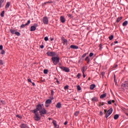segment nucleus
Segmentation results:
<instances>
[{"label": "nucleus", "mask_w": 128, "mask_h": 128, "mask_svg": "<svg viewBox=\"0 0 128 128\" xmlns=\"http://www.w3.org/2000/svg\"><path fill=\"white\" fill-rule=\"evenodd\" d=\"M42 106H44V104H39L36 106V108L35 109V110H36V112H38L39 110L40 116H44V114H46V110L44 108H42Z\"/></svg>", "instance_id": "obj_1"}, {"label": "nucleus", "mask_w": 128, "mask_h": 128, "mask_svg": "<svg viewBox=\"0 0 128 128\" xmlns=\"http://www.w3.org/2000/svg\"><path fill=\"white\" fill-rule=\"evenodd\" d=\"M33 112L34 114V118L36 122H38V120H40V114H38V112L34 109L33 110Z\"/></svg>", "instance_id": "obj_2"}, {"label": "nucleus", "mask_w": 128, "mask_h": 128, "mask_svg": "<svg viewBox=\"0 0 128 128\" xmlns=\"http://www.w3.org/2000/svg\"><path fill=\"white\" fill-rule=\"evenodd\" d=\"M104 114H106L105 118H108L112 114V108H110L109 110H104Z\"/></svg>", "instance_id": "obj_3"}, {"label": "nucleus", "mask_w": 128, "mask_h": 128, "mask_svg": "<svg viewBox=\"0 0 128 128\" xmlns=\"http://www.w3.org/2000/svg\"><path fill=\"white\" fill-rule=\"evenodd\" d=\"M52 60L55 66H56V64L58 62H60V57H58V56H53V57H52Z\"/></svg>", "instance_id": "obj_4"}, {"label": "nucleus", "mask_w": 128, "mask_h": 128, "mask_svg": "<svg viewBox=\"0 0 128 128\" xmlns=\"http://www.w3.org/2000/svg\"><path fill=\"white\" fill-rule=\"evenodd\" d=\"M42 20L44 24H48V17H44Z\"/></svg>", "instance_id": "obj_5"}, {"label": "nucleus", "mask_w": 128, "mask_h": 128, "mask_svg": "<svg viewBox=\"0 0 128 128\" xmlns=\"http://www.w3.org/2000/svg\"><path fill=\"white\" fill-rule=\"evenodd\" d=\"M60 68L64 72H70V68L64 67V66H60Z\"/></svg>", "instance_id": "obj_6"}, {"label": "nucleus", "mask_w": 128, "mask_h": 128, "mask_svg": "<svg viewBox=\"0 0 128 128\" xmlns=\"http://www.w3.org/2000/svg\"><path fill=\"white\" fill-rule=\"evenodd\" d=\"M37 26H38V24H34V26H32L30 27V32H34V30H36Z\"/></svg>", "instance_id": "obj_7"}, {"label": "nucleus", "mask_w": 128, "mask_h": 128, "mask_svg": "<svg viewBox=\"0 0 128 128\" xmlns=\"http://www.w3.org/2000/svg\"><path fill=\"white\" fill-rule=\"evenodd\" d=\"M47 54L49 56H56V52H47Z\"/></svg>", "instance_id": "obj_8"}, {"label": "nucleus", "mask_w": 128, "mask_h": 128, "mask_svg": "<svg viewBox=\"0 0 128 128\" xmlns=\"http://www.w3.org/2000/svg\"><path fill=\"white\" fill-rule=\"evenodd\" d=\"M54 100V97H52L50 99H48L46 101V104H52V100Z\"/></svg>", "instance_id": "obj_9"}, {"label": "nucleus", "mask_w": 128, "mask_h": 128, "mask_svg": "<svg viewBox=\"0 0 128 128\" xmlns=\"http://www.w3.org/2000/svg\"><path fill=\"white\" fill-rule=\"evenodd\" d=\"M30 24V20H28V22L24 24H23L22 25L20 26V28H24V26H28V24Z\"/></svg>", "instance_id": "obj_10"}, {"label": "nucleus", "mask_w": 128, "mask_h": 128, "mask_svg": "<svg viewBox=\"0 0 128 128\" xmlns=\"http://www.w3.org/2000/svg\"><path fill=\"white\" fill-rule=\"evenodd\" d=\"M52 124L54 125L55 128H60V126L58 125L56 121V120H54L52 121Z\"/></svg>", "instance_id": "obj_11"}, {"label": "nucleus", "mask_w": 128, "mask_h": 128, "mask_svg": "<svg viewBox=\"0 0 128 128\" xmlns=\"http://www.w3.org/2000/svg\"><path fill=\"white\" fill-rule=\"evenodd\" d=\"M86 70H88V66H84L82 68L81 70L82 72H86Z\"/></svg>", "instance_id": "obj_12"}, {"label": "nucleus", "mask_w": 128, "mask_h": 128, "mask_svg": "<svg viewBox=\"0 0 128 128\" xmlns=\"http://www.w3.org/2000/svg\"><path fill=\"white\" fill-rule=\"evenodd\" d=\"M20 128H28V126H26V124H22L20 126Z\"/></svg>", "instance_id": "obj_13"}, {"label": "nucleus", "mask_w": 128, "mask_h": 128, "mask_svg": "<svg viewBox=\"0 0 128 128\" xmlns=\"http://www.w3.org/2000/svg\"><path fill=\"white\" fill-rule=\"evenodd\" d=\"M56 106L57 108H62V104L60 103V102L57 103Z\"/></svg>", "instance_id": "obj_14"}, {"label": "nucleus", "mask_w": 128, "mask_h": 128, "mask_svg": "<svg viewBox=\"0 0 128 128\" xmlns=\"http://www.w3.org/2000/svg\"><path fill=\"white\" fill-rule=\"evenodd\" d=\"M70 48H73L74 50H78V46L75 45H71L70 46Z\"/></svg>", "instance_id": "obj_15"}, {"label": "nucleus", "mask_w": 128, "mask_h": 128, "mask_svg": "<svg viewBox=\"0 0 128 128\" xmlns=\"http://www.w3.org/2000/svg\"><path fill=\"white\" fill-rule=\"evenodd\" d=\"M60 20L63 23L66 22V18H64V16H60Z\"/></svg>", "instance_id": "obj_16"}, {"label": "nucleus", "mask_w": 128, "mask_h": 128, "mask_svg": "<svg viewBox=\"0 0 128 128\" xmlns=\"http://www.w3.org/2000/svg\"><path fill=\"white\" fill-rule=\"evenodd\" d=\"M10 6V2H8L6 5L5 8H8Z\"/></svg>", "instance_id": "obj_17"}, {"label": "nucleus", "mask_w": 128, "mask_h": 128, "mask_svg": "<svg viewBox=\"0 0 128 128\" xmlns=\"http://www.w3.org/2000/svg\"><path fill=\"white\" fill-rule=\"evenodd\" d=\"M85 60L87 62V64H90V57L88 56H86L85 58Z\"/></svg>", "instance_id": "obj_18"}, {"label": "nucleus", "mask_w": 128, "mask_h": 128, "mask_svg": "<svg viewBox=\"0 0 128 128\" xmlns=\"http://www.w3.org/2000/svg\"><path fill=\"white\" fill-rule=\"evenodd\" d=\"M96 88V84H92V85H90V90H94V88Z\"/></svg>", "instance_id": "obj_19"}, {"label": "nucleus", "mask_w": 128, "mask_h": 128, "mask_svg": "<svg viewBox=\"0 0 128 128\" xmlns=\"http://www.w3.org/2000/svg\"><path fill=\"white\" fill-rule=\"evenodd\" d=\"M128 20H126L124 21L123 23H122V26H128Z\"/></svg>", "instance_id": "obj_20"}, {"label": "nucleus", "mask_w": 128, "mask_h": 128, "mask_svg": "<svg viewBox=\"0 0 128 128\" xmlns=\"http://www.w3.org/2000/svg\"><path fill=\"white\" fill-rule=\"evenodd\" d=\"M92 102H98V98L96 97H93L92 98Z\"/></svg>", "instance_id": "obj_21"}, {"label": "nucleus", "mask_w": 128, "mask_h": 128, "mask_svg": "<svg viewBox=\"0 0 128 128\" xmlns=\"http://www.w3.org/2000/svg\"><path fill=\"white\" fill-rule=\"evenodd\" d=\"M106 94H102L100 96V98H106Z\"/></svg>", "instance_id": "obj_22"}, {"label": "nucleus", "mask_w": 128, "mask_h": 128, "mask_svg": "<svg viewBox=\"0 0 128 128\" xmlns=\"http://www.w3.org/2000/svg\"><path fill=\"white\" fill-rule=\"evenodd\" d=\"M120 117V116L118 114H116L114 116V120H118V118Z\"/></svg>", "instance_id": "obj_23"}, {"label": "nucleus", "mask_w": 128, "mask_h": 128, "mask_svg": "<svg viewBox=\"0 0 128 128\" xmlns=\"http://www.w3.org/2000/svg\"><path fill=\"white\" fill-rule=\"evenodd\" d=\"M62 40H63L64 42V44H66V42H68V40H66V38H64L62 37Z\"/></svg>", "instance_id": "obj_24"}, {"label": "nucleus", "mask_w": 128, "mask_h": 128, "mask_svg": "<svg viewBox=\"0 0 128 128\" xmlns=\"http://www.w3.org/2000/svg\"><path fill=\"white\" fill-rule=\"evenodd\" d=\"M16 30H10V32L11 34H16Z\"/></svg>", "instance_id": "obj_25"}, {"label": "nucleus", "mask_w": 128, "mask_h": 128, "mask_svg": "<svg viewBox=\"0 0 128 128\" xmlns=\"http://www.w3.org/2000/svg\"><path fill=\"white\" fill-rule=\"evenodd\" d=\"M122 20V17L118 18L117 19V22H120Z\"/></svg>", "instance_id": "obj_26"}, {"label": "nucleus", "mask_w": 128, "mask_h": 128, "mask_svg": "<svg viewBox=\"0 0 128 128\" xmlns=\"http://www.w3.org/2000/svg\"><path fill=\"white\" fill-rule=\"evenodd\" d=\"M0 16L2 18H4V10L2 11L1 14H0Z\"/></svg>", "instance_id": "obj_27"}, {"label": "nucleus", "mask_w": 128, "mask_h": 128, "mask_svg": "<svg viewBox=\"0 0 128 128\" xmlns=\"http://www.w3.org/2000/svg\"><path fill=\"white\" fill-rule=\"evenodd\" d=\"M4 2V0H0V8L2 7V4Z\"/></svg>", "instance_id": "obj_28"}, {"label": "nucleus", "mask_w": 128, "mask_h": 128, "mask_svg": "<svg viewBox=\"0 0 128 128\" xmlns=\"http://www.w3.org/2000/svg\"><path fill=\"white\" fill-rule=\"evenodd\" d=\"M79 114H80V112H79L78 111H76V112H75V113H74V116H78Z\"/></svg>", "instance_id": "obj_29"}, {"label": "nucleus", "mask_w": 128, "mask_h": 128, "mask_svg": "<svg viewBox=\"0 0 128 128\" xmlns=\"http://www.w3.org/2000/svg\"><path fill=\"white\" fill-rule=\"evenodd\" d=\"M82 88H80V85L77 86V90L80 91L81 90Z\"/></svg>", "instance_id": "obj_30"}, {"label": "nucleus", "mask_w": 128, "mask_h": 128, "mask_svg": "<svg viewBox=\"0 0 128 128\" xmlns=\"http://www.w3.org/2000/svg\"><path fill=\"white\" fill-rule=\"evenodd\" d=\"M48 72V70H44V74H47Z\"/></svg>", "instance_id": "obj_31"}, {"label": "nucleus", "mask_w": 128, "mask_h": 128, "mask_svg": "<svg viewBox=\"0 0 128 128\" xmlns=\"http://www.w3.org/2000/svg\"><path fill=\"white\" fill-rule=\"evenodd\" d=\"M15 34L18 36H20V32H16Z\"/></svg>", "instance_id": "obj_32"}, {"label": "nucleus", "mask_w": 128, "mask_h": 128, "mask_svg": "<svg viewBox=\"0 0 128 128\" xmlns=\"http://www.w3.org/2000/svg\"><path fill=\"white\" fill-rule=\"evenodd\" d=\"M81 76H82V74H80V73H78V74H77V78H80Z\"/></svg>", "instance_id": "obj_33"}, {"label": "nucleus", "mask_w": 128, "mask_h": 128, "mask_svg": "<svg viewBox=\"0 0 128 128\" xmlns=\"http://www.w3.org/2000/svg\"><path fill=\"white\" fill-rule=\"evenodd\" d=\"M114 38V35H111L110 36H109V40H112Z\"/></svg>", "instance_id": "obj_34"}, {"label": "nucleus", "mask_w": 128, "mask_h": 128, "mask_svg": "<svg viewBox=\"0 0 128 128\" xmlns=\"http://www.w3.org/2000/svg\"><path fill=\"white\" fill-rule=\"evenodd\" d=\"M2 50V52H1V54H6V52L4 51V50Z\"/></svg>", "instance_id": "obj_35"}, {"label": "nucleus", "mask_w": 128, "mask_h": 128, "mask_svg": "<svg viewBox=\"0 0 128 128\" xmlns=\"http://www.w3.org/2000/svg\"><path fill=\"white\" fill-rule=\"evenodd\" d=\"M4 64V61L0 60V66H2Z\"/></svg>", "instance_id": "obj_36"}, {"label": "nucleus", "mask_w": 128, "mask_h": 128, "mask_svg": "<svg viewBox=\"0 0 128 128\" xmlns=\"http://www.w3.org/2000/svg\"><path fill=\"white\" fill-rule=\"evenodd\" d=\"M44 40H46V42H48V36L45 37Z\"/></svg>", "instance_id": "obj_37"}, {"label": "nucleus", "mask_w": 128, "mask_h": 128, "mask_svg": "<svg viewBox=\"0 0 128 128\" xmlns=\"http://www.w3.org/2000/svg\"><path fill=\"white\" fill-rule=\"evenodd\" d=\"M68 16L70 18H72V15L70 14H68Z\"/></svg>", "instance_id": "obj_38"}, {"label": "nucleus", "mask_w": 128, "mask_h": 128, "mask_svg": "<svg viewBox=\"0 0 128 128\" xmlns=\"http://www.w3.org/2000/svg\"><path fill=\"white\" fill-rule=\"evenodd\" d=\"M86 53L84 54L82 56V58H86Z\"/></svg>", "instance_id": "obj_39"}, {"label": "nucleus", "mask_w": 128, "mask_h": 128, "mask_svg": "<svg viewBox=\"0 0 128 128\" xmlns=\"http://www.w3.org/2000/svg\"><path fill=\"white\" fill-rule=\"evenodd\" d=\"M64 90H68V86H66L64 87Z\"/></svg>", "instance_id": "obj_40"}, {"label": "nucleus", "mask_w": 128, "mask_h": 128, "mask_svg": "<svg viewBox=\"0 0 128 128\" xmlns=\"http://www.w3.org/2000/svg\"><path fill=\"white\" fill-rule=\"evenodd\" d=\"M94 56V53L90 52L89 54V56L92 57Z\"/></svg>", "instance_id": "obj_41"}, {"label": "nucleus", "mask_w": 128, "mask_h": 128, "mask_svg": "<svg viewBox=\"0 0 128 128\" xmlns=\"http://www.w3.org/2000/svg\"><path fill=\"white\" fill-rule=\"evenodd\" d=\"M52 2H45L44 4H52Z\"/></svg>", "instance_id": "obj_42"}, {"label": "nucleus", "mask_w": 128, "mask_h": 128, "mask_svg": "<svg viewBox=\"0 0 128 128\" xmlns=\"http://www.w3.org/2000/svg\"><path fill=\"white\" fill-rule=\"evenodd\" d=\"M100 116H102L104 114V113H102V112L100 111Z\"/></svg>", "instance_id": "obj_43"}, {"label": "nucleus", "mask_w": 128, "mask_h": 128, "mask_svg": "<svg viewBox=\"0 0 128 128\" xmlns=\"http://www.w3.org/2000/svg\"><path fill=\"white\" fill-rule=\"evenodd\" d=\"M108 104H112V101L110 100L108 101Z\"/></svg>", "instance_id": "obj_44"}, {"label": "nucleus", "mask_w": 128, "mask_h": 128, "mask_svg": "<svg viewBox=\"0 0 128 128\" xmlns=\"http://www.w3.org/2000/svg\"><path fill=\"white\" fill-rule=\"evenodd\" d=\"M54 91H53V90H51V96H54Z\"/></svg>", "instance_id": "obj_45"}, {"label": "nucleus", "mask_w": 128, "mask_h": 128, "mask_svg": "<svg viewBox=\"0 0 128 128\" xmlns=\"http://www.w3.org/2000/svg\"><path fill=\"white\" fill-rule=\"evenodd\" d=\"M28 82H31V83L32 82V80H30V78H28Z\"/></svg>", "instance_id": "obj_46"}, {"label": "nucleus", "mask_w": 128, "mask_h": 128, "mask_svg": "<svg viewBox=\"0 0 128 128\" xmlns=\"http://www.w3.org/2000/svg\"><path fill=\"white\" fill-rule=\"evenodd\" d=\"M16 118H22V116H20V115H17Z\"/></svg>", "instance_id": "obj_47"}, {"label": "nucleus", "mask_w": 128, "mask_h": 128, "mask_svg": "<svg viewBox=\"0 0 128 128\" xmlns=\"http://www.w3.org/2000/svg\"><path fill=\"white\" fill-rule=\"evenodd\" d=\"M56 82L58 84H60V81H58V78H56Z\"/></svg>", "instance_id": "obj_48"}, {"label": "nucleus", "mask_w": 128, "mask_h": 128, "mask_svg": "<svg viewBox=\"0 0 128 128\" xmlns=\"http://www.w3.org/2000/svg\"><path fill=\"white\" fill-rule=\"evenodd\" d=\"M2 48H3L2 45L0 46V50H2Z\"/></svg>", "instance_id": "obj_49"}, {"label": "nucleus", "mask_w": 128, "mask_h": 128, "mask_svg": "<svg viewBox=\"0 0 128 128\" xmlns=\"http://www.w3.org/2000/svg\"><path fill=\"white\" fill-rule=\"evenodd\" d=\"M50 106V104H46L45 106L46 108H48V106Z\"/></svg>", "instance_id": "obj_50"}, {"label": "nucleus", "mask_w": 128, "mask_h": 128, "mask_svg": "<svg viewBox=\"0 0 128 128\" xmlns=\"http://www.w3.org/2000/svg\"><path fill=\"white\" fill-rule=\"evenodd\" d=\"M83 74V78H86V74H84V72H82Z\"/></svg>", "instance_id": "obj_51"}, {"label": "nucleus", "mask_w": 128, "mask_h": 128, "mask_svg": "<svg viewBox=\"0 0 128 128\" xmlns=\"http://www.w3.org/2000/svg\"><path fill=\"white\" fill-rule=\"evenodd\" d=\"M64 126H66V124H68V122L66 121L64 123Z\"/></svg>", "instance_id": "obj_52"}, {"label": "nucleus", "mask_w": 128, "mask_h": 128, "mask_svg": "<svg viewBox=\"0 0 128 128\" xmlns=\"http://www.w3.org/2000/svg\"><path fill=\"white\" fill-rule=\"evenodd\" d=\"M40 48H44V45L40 46Z\"/></svg>", "instance_id": "obj_53"}, {"label": "nucleus", "mask_w": 128, "mask_h": 128, "mask_svg": "<svg viewBox=\"0 0 128 128\" xmlns=\"http://www.w3.org/2000/svg\"><path fill=\"white\" fill-rule=\"evenodd\" d=\"M31 84H32L34 86H36V84H34V82H31Z\"/></svg>", "instance_id": "obj_54"}, {"label": "nucleus", "mask_w": 128, "mask_h": 128, "mask_svg": "<svg viewBox=\"0 0 128 128\" xmlns=\"http://www.w3.org/2000/svg\"><path fill=\"white\" fill-rule=\"evenodd\" d=\"M118 41H115L114 42V44H118Z\"/></svg>", "instance_id": "obj_55"}, {"label": "nucleus", "mask_w": 128, "mask_h": 128, "mask_svg": "<svg viewBox=\"0 0 128 128\" xmlns=\"http://www.w3.org/2000/svg\"><path fill=\"white\" fill-rule=\"evenodd\" d=\"M114 68H118V66L116 64L114 66Z\"/></svg>", "instance_id": "obj_56"}, {"label": "nucleus", "mask_w": 128, "mask_h": 128, "mask_svg": "<svg viewBox=\"0 0 128 128\" xmlns=\"http://www.w3.org/2000/svg\"><path fill=\"white\" fill-rule=\"evenodd\" d=\"M50 40H51L52 42V40H54V38H52L50 39Z\"/></svg>", "instance_id": "obj_57"}, {"label": "nucleus", "mask_w": 128, "mask_h": 128, "mask_svg": "<svg viewBox=\"0 0 128 128\" xmlns=\"http://www.w3.org/2000/svg\"><path fill=\"white\" fill-rule=\"evenodd\" d=\"M114 78H116V74H114Z\"/></svg>", "instance_id": "obj_58"}, {"label": "nucleus", "mask_w": 128, "mask_h": 128, "mask_svg": "<svg viewBox=\"0 0 128 128\" xmlns=\"http://www.w3.org/2000/svg\"><path fill=\"white\" fill-rule=\"evenodd\" d=\"M102 44H100V48H102Z\"/></svg>", "instance_id": "obj_59"}, {"label": "nucleus", "mask_w": 128, "mask_h": 128, "mask_svg": "<svg viewBox=\"0 0 128 128\" xmlns=\"http://www.w3.org/2000/svg\"><path fill=\"white\" fill-rule=\"evenodd\" d=\"M112 102H114V100H112Z\"/></svg>", "instance_id": "obj_60"}, {"label": "nucleus", "mask_w": 128, "mask_h": 128, "mask_svg": "<svg viewBox=\"0 0 128 128\" xmlns=\"http://www.w3.org/2000/svg\"><path fill=\"white\" fill-rule=\"evenodd\" d=\"M126 116H128V113H126Z\"/></svg>", "instance_id": "obj_61"}, {"label": "nucleus", "mask_w": 128, "mask_h": 128, "mask_svg": "<svg viewBox=\"0 0 128 128\" xmlns=\"http://www.w3.org/2000/svg\"><path fill=\"white\" fill-rule=\"evenodd\" d=\"M88 80H90V78H88Z\"/></svg>", "instance_id": "obj_62"}, {"label": "nucleus", "mask_w": 128, "mask_h": 128, "mask_svg": "<svg viewBox=\"0 0 128 128\" xmlns=\"http://www.w3.org/2000/svg\"><path fill=\"white\" fill-rule=\"evenodd\" d=\"M42 82H44V80H42Z\"/></svg>", "instance_id": "obj_63"}, {"label": "nucleus", "mask_w": 128, "mask_h": 128, "mask_svg": "<svg viewBox=\"0 0 128 128\" xmlns=\"http://www.w3.org/2000/svg\"><path fill=\"white\" fill-rule=\"evenodd\" d=\"M128 112V109L127 110Z\"/></svg>", "instance_id": "obj_64"}]
</instances>
